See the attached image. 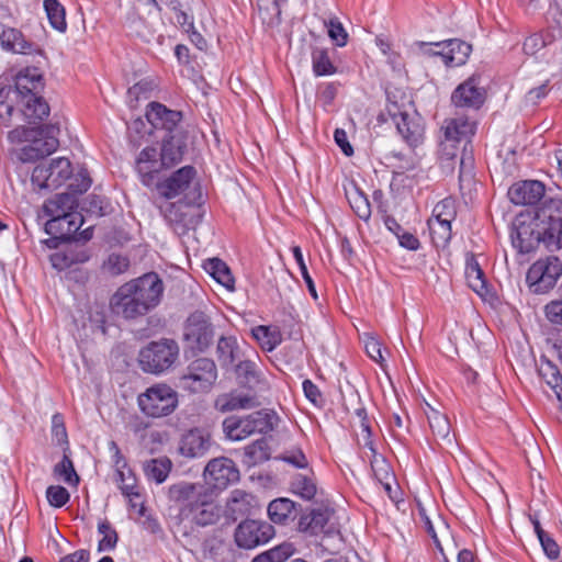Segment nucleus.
Listing matches in <instances>:
<instances>
[{
    "label": "nucleus",
    "mask_w": 562,
    "mask_h": 562,
    "mask_svg": "<svg viewBox=\"0 0 562 562\" xmlns=\"http://www.w3.org/2000/svg\"><path fill=\"white\" fill-rule=\"evenodd\" d=\"M274 533V527L268 521L246 519L236 528L235 541L239 548L254 549L266 544Z\"/></svg>",
    "instance_id": "nucleus-12"
},
{
    "label": "nucleus",
    "mask_w": 562,
    "mask_h": 562,
    "mask_svg": "<svg viewBox=\"0 0 562 562\" xmlns=\"http://www.w3.org/2000/svg\"><path fill=\"white\" fill-rule=\"evenodd\" d=\"M408 100L405 93H397L392 91H386V114L390 116L392 121L405 115L407 113Z\"/></svg>",
    "instance_id": "nucleus-47"
},
{
    "label": "nucleus",
    "mask_w": 562,
    "mask_h": 562,
    "mask_svg": "<svg viewBox=\"0 0 562 562\" xmlns=\"http://www.w3.org/2000/svg\"><path fill=\"white\" fill-rule=\"evenodd\" d=\"M270 449L265 438L258 439L244 449L243 463L252 468L269 460Z\"/></svg>",
    "instance_id": "nucleus-38"
},
{
    "label": "nucleus",
    "mask_w": 562,
    "mask_h": 562,
    "mask_svg": "<svg viewBox=\"0 0 562 562\" xmlns=\"http://www.w3.org/2000/svg\"><path fill=\"white\" fill-rule=\"evenodd\" d=\"M72 173L69 159L59 157L48 165H38L33 169L31 181L38 189L54 190L65 183Z\"/></svg>",
    "instance_id": "nucleus-10"
},
{
    "label": "nucleus",
    "mask_w": 562,
    "mask_h": 562,
    "mask_svg": "<svg viewBox=\"0 0 562 562\" xmlns=\"http://www.w3.org/2000/svg\"><path fill=\"white\" fill-rule=\"evenodd\" d=\"M52 266L63 271L74 265L85 263L90 259V252L83 245L69 244L63 250L50 255Z\"/></svg>",
    "instance_id": "nucleus-25"
},
{
    "label": "nucleus",
    "mask_w": 562,
    "mask_h": 562,
    "mask_svg": "<svg viewBox=\"0 0 562 562\" xmlns=\"http://www.w3.org/2000/svg\"><path fill=\"white\" fill-rule=\"evenodd\" d=\"M216 356L222 368L228 369L235 366L239 358V347L236 338L222 336L217 341Z\"/></svg>",
    "instance_id": "nucleus-37"
},
{
    "label": "nucleus",
    "mask_w": 562,
    "mask_h": 562,
    "mask_svg": "<svg viewBox=\"0 0 562 562\" xmlns=\"http://www.w3.org/2000/svg\"><path fill=\"white\" fill-rule=\"evenodd\" d=\"M140 412L147 417L160 418L172 414L178 407V393L166 383H157L137 397Z\"/></svg>",
    "instance_id": "nucleus-5"
},
{
    "label": "nucleus",
    "mask_w": 562,
    "mask_h": 562,
    "mask_svg": "<svg viewBox=\"0 0 562 562\" xmlns=\"http://www.w3.org/2000/svg\"><path fill=\"white\" fill-rule=\"evenodd\" d=\"M92 180L89 177V173L86 169H81L69 183L68 189L69 193L75 194L78 198V194H82L91 187Z\"/></svg>",
    "instance_id": "nucleus-59"
},
{
    "label": "nucleus",
    "mask_w": 562,
    "mask_h": 562,
    "mask_svg": "<svg viewBox=\"0 0 562 562\" xmlns=\"http://www.w3.org/2000/svg\"><path fill=\"white\" fill-rule=\"evenodd\" d=\"M348 201L351 209L355 211L359 218L364 221L370 218L371 207L364 194L356 190L350 195H348Z\"/></svg>",
    "instance_id": "nucleus-53"
},
{
    "label": "nucleus",
    "mask_w": 562,
    "mask_h": 562,
    "mask_svg": "<svg viewBox=\"0 0 562 562\" xmlns=\"http://www.w3.org/2000/svg\"><path fill=\"white\" fill-rule=\"evenodd\" d=\"M211 447V437L199 429L188 431L181 439L180 452L188 458L204 456Z\"/></svg>",
    "instance_id": "nucleus-27"
},
{
    "label": "nucleus",
    "mask_w": 562,
    "mask_h": 562,
    "mask_svg": "<svg viewBox=\"0 0 562 562\" xmlns=\"http://www.w3.org/2000/svg\"><path fill=\"white\" fill-rule=\"evenodd\" d=\"M251 336L267 352L273 351L282 342V334L278 327L259 325L251 329Z\"/></svg>",
    "instance_id": "nucleus-35"
},
{
    "label": "nucleus",
    "mask_w": 562,
    "mask_h": 562,
    "mask_svg": "<svg viewBox=\"0 0 562 562\" xmlns=\"http://www.w3.org/2000/svg\"><path fill=\"white\" fill-rule=\"evenodd\" d=\"M98 531L102 536L98 543V551L114 550L119 541V535L112 525L108 520H102L98 524Z\"/></svg>",
    "instance_id": "nucleus-48"
},
{
    "label": "nucleus",
    "mask_w": 562,
    "mask_h": 562,
    "mask_svg": "<svg viewBox=\"0 0 562 562\" xmlns=\"http://www.w3.org/2000/svg\"><path fill=\"white\" fill-rule=\"evenodd\" d=\"M544 184L538 180H525L514 183L507 192L508 199L516 205H532L544 195Z\"/></svg>",
    "instance_id": "nucleus-22"
},
{
    "label": "nucleus",
    "mask_w": 562,
    "mask_h": 562,
    "mask_svg": "<svg viewBox=\"0 0 562 562\" xmlns=\"http://www.w3.org/2000/svg\"><path fill=\"white\" fill-rule=\"evenodd\" d=\"M426 415L429 423V427L436 440H442L448 443H451V426L447 416L432 407H429V411L426 412Z\"/></svg>",
    "instance_id": "nucleus-40"
},
{
    "label": "nucleus",
    "mask_w": 562,
    "mask_h": 562,
    "mask_svg": "<svg viewBox=\"0 0 562 562\" xmlns=\"http://www.w3.org/2000/svg\"><path fill=\"white\" fill-rule=\"evenodd\" d=\"M398 134L409 146H417L423 139V127L419 123L409 119L408 112L405 115L392 121Z\"/></svg>",
    "instance_id": "nucleus-36"
},
{
    "label": "nucleus",
    "mask_w": 562,
    "mask_h": 562,
    "mask_svg": "<svg viewBox=\"0 0 562 562\" xmlns=\"http://www.w3.org/2000/svg\"><path fill=\"white\" fill-rule=\"evenodd\" d=\"M179 357V346L173 339L151 341L139 351L138 362L144 372L160 374L172 367Z\"/></svg>",
    "instance_id": "nucleus-6"
},
{
    "label": "nucleus",
    "mask_w": 562,
    "mask_h": 562,
    "mask_svg": "<svg viewBox=\"0 0 562 562\" xmlns=\"http://www.w3.org/2000/svg\"><path fill=\"white\" fill-rule=\"evenodd\" d=\"M292 254H293V257H294V259H295V261H296V263H297V266L300 268L301 276H302V278L304 279V281L306 283L308 292L311 293V295L314 299H317V293H316L315 284H314V281H313L312 277L308 273V270H307L306 263L304 261L301 248L299 246H294L292 248Z\"/></svg>",
    "instance_id": "nucleus-56"
},
{
    "label": "nucleus",
    "mask_w": 562,
    "mask_h": 562,
    "mask_svg": "<svg viewBox=\"0 0 562 562\" xmlns=\"http://www.w3.org/2000/svg\"><path fill=\"white\" fill-rule=\"evenodd\" d=\"M146 117L154 128L165 130L167 134H172L177 130H182L179 127L182 119L181 112L170 110L161 103H149L146 111Z\"/></svg>",
    "instance_id": "nucleus-21"
},
{
    "label": "nucleus",
    "mask_w": 562,
    "mask_h": 562,
    "mask_svg": "<svg viewBox=\"0 0 562 562\" xmlns=\"http://www.w3.org/2000/svg\"><path fill=\"white\" fill-rule=\"evenodd\" d=\"M171 470V461L167 458L151 459L144 464V473L148 480L161 484Z\"/></svg>",
    "instance_id": "nucleus-45"
},
{
    "label": "nucleus",
    "mask_w": 562,
    "mask_h": 562,
    "mask_svg": "<svg viewBox=\"0 0 562 562\" xmlns=\"http://www.w3.org/2000/svg\"><path fill=\"white\" fill-rule=\"evenodd\" d=\"M475 122L467 116H458L445 121V137L449 140L460 142L468 139L475 133Z\"/></svg>",
    "instance_id": "nucleus-30"
},
{
    "label": "nucleus",
    "mask_w": 562,
    "mask_h": 562,
    "mask_svg": "<svg viewBox=\"0 0 562 562\" xmlns=\"http://www.w3.org/2000/svg\"><path fill=\"white\" fill-rule=\"evenodd\" d=\"M162 292L161 279L157 273L150 272L120 286L113 294L110 305L116 315L134 319L156 307Z\"/></svg>",
    "instance_id": "nucleus-3"
},
{
    "label": "nucleus",
    "mask_w": 562,
    "mask_h": 562,
    "mask_svg": "<svg viewBox=\"0 0 562 562\" xmlns=\"http://www.w3.org/2000/svg\"><path fill=\"white\" fill-rule=\"evenodd\" d=\"M236 374L250 387L266 384L263 374L257 363L251 360H243L235 367Z\"/></svg>",
    "instance_id": "nucleus-41"
},
{
    "label": "nucleus",
    "mask_w": 562,
    "mask_h": 562,
    "mask_svg": "<svg viewBox=\"0 0 562 562\" xmlns=\"http://www.w3.org/2000/svg\"><path fill=\"white\" fill-rule=\"evenodd\" d=\"M43 7L50 26L60 32L67 31L66 10L58 0H44Z\"/></svg>",
    "instance_id": "nucleus-43"
},
{
    "label": "nucleus",
    "mask_w": 562,
    "mask_h": 562,
    "mask_svg": "<svg viewBox=\"0 0 562 562\" xmlns=\"http://www.w3.org/2000/svg\"><path fill=\"white\" fill-rule=\"evenodd\" d=\"M312 66L315 76H330L337 71L333 64L329 52L326 48L315 47L312 50Z\"/></svg>",
    "instance_id": "nucleus-46"
},
{
    "label": "nucleus",
    "mask_w": 562,
    "mask_h": 562,
    "mask_svg": "<svg viewBox=\"0 0 562 562\" xmlns=\"http://www.w3.org/2000/svg\"><path fill=\"white\" fill-rule=\"evenodd\" d=\"M273 416L265 411H258L244 418L231 416L223 422V431L231 440H243L256 432L267 434L272 430Z\"/></svg>",
    "instance_id": "nucleus-8"
},
{
    "label": "nucleus",
    "mask_w": 562,
    "mask_h": 562,
    "mask_svg": "<svg viewBox=\"0 0 562 562\" xmlns=\"http://www.w3.org/2000/svg\"><path fill=\"white\" fill-rule=\"evenodd\" d=\"M430 217L452 224L457 217V201L452 198H445L439 201L434 206Z\"/></svg>",
    "instance_id": "nucleus-50"
},
{
    "label": "nucleus",
    "mask_w": 562,
    "mask_h": 562,
    "mask_svg": "<svg viewBox=\"0 0 562 562\" xmlns=\"http://www.w3.org/2000/svg\"><path fill=\"white\" fill-rule=\"evenodd\" d=\"M53 473L56 479L63 480L68 485H77L79 482L74 463L67 454H64L61 461L54 467Z\"/></svg>",
    "instance_id": "nucleus-49"
},
{
    "label": "nucleus",
    "mask_w": 562,
    "mask_h": 562,
    "mask_svg": "<svg viewBox=\"0 0 562 562\" xmlns=\"http://www.w3.org/2000/svg\"><path fill=\"white\" fill-rule=\"evenodd\" d=\"M333 510L328 507H317L302 515L299 520V530L310 536H317L325 530Z\"/></svg>",
    "instance_id": "nucleus-29"
},
{
    "label": "nucleus",
    "mask_w": 562,
    "mask_h": 562,
    "mask_svg": "<svg viewBox=\"0 0 562 562\" xmlns=\"http://www.w3.org/2000/svg\"><path fill=\"white\" fill-rule=\"evenodd\" d=\"M465 278L469 286L477 294L482 295L486 290L484 272L481 269L479 261L472 254L467 256Z\"/></svg>",
    "instance_id": "nucleus-39"
},
{
    "label": "nucleus",
    "mask_w": 562,
    "mask_h": 562,
    "mask_svg": "<svg viewBox=\"0 0 562 562\" xmlns=\"http://www.w3.org/2000/svg\"><path fill=\"white\" fill-rule=\"evenodd\" d=\"M52 436L59 445L68 442L64 417L59 413L54 414L52 417Z\"/></svg>",
    "instance_id": "nucleus-61"
},
{
    "label": "nucleus",
    "mask_w": 562,
    "mask_h": 562,
    "mask_svg": "<svg viewBox=\"0 0 562 562\" xmlns=\"http://www.w3.org/2000/svg\"><path fill=\"white\" fill-rule=\"evenodd\" d=\"M277 459L282 460L297 469H304L308 465V461L305 454L299 448L285 450L279 457H277Z\"/></svg>",
    "instance_id": "nucleus-60"
},
{
    "label": "nucleus",
    "mask_w": 562,
    "mask_h": 562,
    "mask_svg": "<svg viewBox=\"0 0 562 562\" xmlns=\"http://www.w3.org/2000/svg\"><path fill=\"white\" fill-rule=\"evenodd\" d=\"M44 89L43 75L36 67L20 70L13 89H0V121L9 125L13 115L27 123H36L49 114V106L41 95Z\"/></svg>",
    "instance_id": "nucleus-1"
},
{
    "label": "nucleus",
    "mask_w": 562,
    "mask_h": 562,
    "mask_svg": "<svg viewBox=\"0 0 562 562\" xmlns=\"http://www.w3.org/2000/svg\"><path fill=\"white\" fill-rule=\"evenodd\" d=\"M328 36L339 47H344L348 43V33L337 18L329 19L325 22Z\"/></svg>",
    "instance_id": "nucleus-54"
},
{
    "label": "nucleus",
    "mask_w": 562,
    "mask_h": 562,
    "mask_svg": "<svg viewBox=\"0 0 562 562\" xmlns=\"http://www.w3.org/2000/svg\"><path fill=\"white\" fill-rule=\"evenodd\" d=\"M561 276V260L559 257L548 256L530 266L527 271L526 281L532 292L541 294L552 290Z\"/></svg>",
    "instance_id": "nucleus-9"
},
{
    "label": "nucleus",
    "mask_w": 562,
    "mask_h": 562,
    "mask_svg": "<svg viewBox=\"0 0 562 562\" xmlns=\"http://www.w3.org/2000/svg\"><path fill=\"white\" fill-rule=\"evenodd\" d=\"M205 482L216 490H225L239 480V470L233 460L221 457L211 460L204 469Z\"/></svg>",
    "instance_id": "nucleus-15"
},
{
    "label": "nucleus",
    "mask_w": 562,
    "mask_h": 562,
    "mask_svg": "<svg viewBox=\"0 0 562 562\" xmlns=\"http://www.w3.org/2000/svg\"><path fill=\"white\" fill-rule=\"evenodd\" d=\"M82 210L92 215H104V200L95 194L88 195L82 202Z\"/></svg>",
    "instance_id": "nucleus-63"
},
{
    "label": "nucleus",
    "mask_w": 562,
    "mask_h": 562,
    "mask_svg": "<svg viewBox=\"0 0 562 562\" xmlns=\"http://www.w3.org/2000/svg\"><path fill=\"white\" fill-rule=\"evenodd\" d=\"M266 552L268 553L271 562H284L294 554L295 549L292 543L284 542Z\"/></svg>",
    "instance_id": "nucleus-62"
},
{
    "label": "nucleus",
    "mask_w": 562,
    "mask_h": 562,
    "mask_svg": "<svg viewBox=\"0 0 562 562\" xmlns=\"http://www.w3.org/2000/svg\"><path fill=\"white\" fill-rule=\"evenodd\" d=\"M167 497L178 507L179 524L191 528L213 526L223 515V508L214 499L211 488L202 483H173L168 487Z\"/></svg>",
    "instance_id": "nucleus-2"
},
{
    "label": "nucleus",
    "mask_w": 562,
    "mask_h": 562,
    "mask_svg": "<svg viewBox=\"0 0 562 562\" xmlns=\"http://www.w3.org/2000/svg\"><path fill=\"white\" fill-rule=\"evenodd\" d=\"M484 90L479 87V80L475 76L460 83L451 94V103L457 108L476 110L484 103Z\"/></svg>",
    "instance_id": "nucleus-20"
},
{
    "label": "nucleus",
    "mask_w": 562,
    "mask_h": 562,
    "mask_svg": "<svg viewBox=\"0 0 562 562\" xmlns=\"http://www.w3.org/2000/svg\"><path fill=\"white\" fill-rule=\"evenodd\" d=\"M550 42L551 37L549 35L544 36L543 33H535L525 40L522 49L525 54L533 56L537 55Z\"/></svg>",
    "instance_id": "nucleus-55"
},
{
    "label": "nucleus",
    "mask_w": 562,
    "mask_h": 562,
    "mask_svg": "<svg viewBox=\"0 0 562 562\" xmlns=\"http://www.w3.org/2000/svg\"><path fill=\"white\" fill-rule=\"evenodd\" d=\"M436 47H440V59L447 67L464 65L472 50L470 44L457 38L437 42Z\"/></svg>",
    "instance_id": "nucleus-24"
},
{
    "label": "nucleus",
    "mask_w": 562,
    "mask_h": 562,
    "mask_svg": "<svg viewBox=\"0 0 562 562\" xmlns=\"http://www.w3.org/2000/svg\"><path fill=\"white\" fill-rule=\"evenodd\" d=\"M256 405V397L237 392L221 394L215 400V408L222 413L251 408Z\"/></svg>",
    "instance_id": "nucleus-31"
},
{
    "label": "nucleus",
    "mask_w": 562,
    "mask_h": 562,
    "mask_svg": "<svg viewBox=\"0 0 562 562\" xmlns=\"http://www.w3.org/2000/svg\"><path fill=\"white\" fill-rule=\"evenodd\" d=\"M538 226L544 235L543 245L550 251L562 248V199H546L537 210Z\"/></svg>",
    "instance_id": "nucleus-7"
},
{
    "label": "nucleus",
    "mask_w": 562,
    "mask_h": 562,
    "mask_svg": "<svg viewBox=\"0 0 562 562\" xmlns=\"http://www.w3.org/2000/svg\"><path fill=\"white\" fill-rule=\"evenodd\" d=\"M0 45L2 49L13 54L26 56H43L44 52L38 44L27 40L24 34L14 27H3L0 33Z\"/></svg>",
    "instance_id": "nucleus-19"
},
{
    "label": "nucleus",
    "mask_w": 562,
    "mask_h": 562,
    "mask_svg": "<svg viewBox=\"0 0 562 562\" xmlns=\"http://www.w3.org/2000/svg\"><path fill=\"white\" fill-rule=\"evenodd\" d=\"M291 492L304 501H312L317 493V485L313 475L296 474L290 483Z\"/></svg>",
    "instance_id": "nucleus-42"
},
{
    "label": "nucleus",
    "mask_w": 562,
    "mask_h": 562,
    "mask_svg": "<svg viewBox=\"0 0 562 562\" xmlns=\"http://www.w3.org/2000/svg\"><path fill=\"white\" fill-rule=\"evenodd\" d=\"M78 205V198L75 194L64 192L48 199L43 205V211L49 218L66 216L68 214H79V212H76Z\"/></svg>",
    "instance_id": "nucleus-28"
},
{
    "label": "nucleus",
    "mask_w": 562,
    "mask_h": 562,
    "mask_svg": "<svg viewBox=\"0 0 562 562\" xmlns=\"http://www.w3.org/2000/svg\"><path fill=\"white\" fill-rule=\"evenodd\" d=\"M46 498L50 506L60 508L68 503L70 494L60 485H50L46 490Z\"/></svg>",
    "instance_id": "nucleus-57"
},
{
    "label": "nucleus",
    "mask_w": 562,
    "mask_h": 562,
    "mask_svg": "<svg viewBox=\"0 0 562 562\" xmlns=\"http://www.w3.org/2000/svg\"><path fill=\"white\" fill-rule=\"evenodd\" d=\"M164 169H166L165 162L155 147L143 148L136 157L135 170L140 182L147 188L156 186L159 181L158 176Z\"/></svg>",
    "instance_id": "nucleus-16"
},
{
    "label": "nucleus",
    "mask_w": 562,
    "mask_h": 562,
    "mask_svg": "<svg viewBox=\"0 0 562 562\" xmlns=\"http://www.w3.org/2000/svg\"><path fill=\"white\" fill-rule=\"evenodd\" d=\"M183 338L191 350L200 352L206 350L214 338L210 318L200 311L190 314L184 324Z\"/></svg>",
    "instance_id": "nucleus-11"
},
{
    "label": "nucleus",
    "mask_w": 562,
    "mask_h": 562,
    "mask_svg": "<svg viewBox=\"0 0 562 562\" xmlns=\"http://www.w3.org/2000/svg\"><path fill=\"white\" fill-rule=\"evenodd\" d=\"M59 128L48 124L37 127L18 126L10 131L8 139L12 144H23L14 150L16 158L22 162H34L53 154L59 145Z\"/></svg>",
    "instance_id": "nucleus-4"
},
{
    "label": "nucleus",
    "mask_w": 562,
    "mask_h": 562,
    "mask_svg": "<svg viewBox=\"0 0 562 562\" xmlns=\"http://www.w3.org/2000/svg\"><path fill=\"white\" fill-rule=\"evenodd\" d=\"M255 496L243 490H234L227 501L226 508L233 520L250 514L255 506Z\"/></svg>",
    "instance_id": "nucleus-32"
},
{
    "label": "nucleus",
    "mask_w": 562,
    "mask_h": 562,
    "mask_svg": "<svg viewBox=\"0 0 562 562\" xmlns=\"http://www.w3.org/2000/svg\"><path fill=\"white\" fill-rule=\"evenodd\" d=\"M159 209L165 220L178 235H184L198 223L195 216L190 212V205L182 201L166 202Z\"/></svg>",
    "instance_id": "nucleus-18"
},
{
    "label": "nucleus",
    "mask_w": 562,
    "mask_h": 562,
    "mask_svg": "<svg viewBox=\"0 0 562 562\" xmlns=\"http://www.w3.org/2000/svg\"><path fill=\"white\" fill-rule=\"evenodd\" d=\"M539 373L552 390L562 385V375L558 367L552 362L548 361L546 364L541 366Z\"/></svg>",
    "instance_id": "nucleus-58"
},
{
    "label": "nucleus",
    "mask_w": 562,
    "mask_h": 562,
    "mask_svg": "<svg viewBox=\"0 0 562 562\" xmlns=\"http://www.w3.org/2000/svg\"><path fill=\"white\" fill-rule=\"evenodd\" d=\"M204 270L227 290H234L235 280L228 266L218 258H210L203 265Z\"/></svg>",
    "instance_id": "nucleus-34"
},
{
    "label": "nucleus",
    "mask_w": 562,
    "mask_h": 562,
    "mask_svg": "<svg viewBox=\"0 0 562 562\" xmlns=\"http://www.w3.org/2000/svg\"><path fill=\"white\" fill-rule=\"evenodd\" d=\"M82 224L83 216L81 213L52 217L45 223V232L48 235H55L68 240L79 231Z\"/></svg>",
    "instance_id": "nucleus-26"
},
{
    "label": "nucleus",
    "mask_w": 562,
    "mask_h": 562,
    "mask_svg": "<svg viewBox=\"0 0 562 562\" xmlns=\"http://www.w3.org/2000/svg\"><path fill=\"white\" fill-rule=\"evenodd\" d=\"M130 268V259L120 254H111L108 256V258L103 261L102 270L103 272L110 274V276H120L124 272H126Z\"/></svg>",
    "instance_id": "nucleus-52"
},
{
    "label": "nucleus",
    "mask_w": 562,
    "mask_h": 562,
    "mask_svg": "<svg viewBox=\"0 0 562 562\" xmlns=\"http://www.w3.org/2000/svg\"><path fill=\"white\" fill-rule=\"evenodd\" d=\"M216 379L215 362L209 358H199L192 361L187 373L181 376L184 386L194 393L209 390Z\"/></svg>",
    "instance_id": "nucleus-13"
},
{
    "label": "nucleus",
    "mask_w": 562,
    "mask_h": 562,
    "mask_svg": "<svg viewBox=\"0 0 562 562\" xmlns=\"http://www.w3.org/2000/svg\"><path fill=\"white\" fill-rule=\"evenodd\" d=\"M187 150V133L183 130H177L172 134H167L162 138L159 156L162 158L166 169L181 162Z\"/></svg>",
    "instance_id": "nucleus-23"
},
{
    "label": "nucleus",
    "mask_w": 562,
    "mask_h": 562,
    "mask_svg": "<svg viewBox=\"0 0 562 562\" xmlns=\"http://www.w3.org/2000/svg\"><path fill=\"white\" fill-rule=\"evenodd\" d=\"M427 225L432 244L436 247H445L449 244L452 237L451 223L438 221L435 217H429Z\"/></svg>",
    "instance_id": "nucleus-44"
},
{
    "label": "nucleus",
    "mask_w": 562,
    "mask_h": 562,
    "mask_svg": "<svg viewBox=\"0 0 562 562\" xmlns=\"http://www.w3.org/2000/svg\"><path fill=\"white\" fill-rule=\"evenodd\" d=\"M295 503L289 498H277L268 505V516L274 524L285 525L295 518Z\"/></svg>",
    "instance_id": "nucleus-33"
},
{
    "label": "nucleus",
    "mask_w": 562,
    "mask_h": 562,
    "mask_svg": "<svg viewBox=\"0 0 562 562\" xmlns=\"http://www.w3.org/2000/svg\"><path fill=\"white\" fill-rule=\"evenodd\" d=\"M115 480L119 483V487L125 497L131 501H133V497L139 498L136 477L131 469L119 471V473H116Z\"/></svg>",
    "instance_id": "nucleus-51"
},
{
    "label": "nucleus",
    "mask_w": 562,
    "mask_h": 562,
    "mask_svg": "<svg viewBox=\"0 0 562 562\" xmlns=\"http://www.w3.org/2000/svg\"><path fill=\"white\" fill-rule=\"evenodd\" d=\"M544 313L548 321L555 325H562V297L551 301L544 306Z\"/></svg>",
    "instance_id": "nucleus-64"
},
{
    "label": "nucleus",
    "mask_w": 562,
    "mask_h": 562,
    "mask_svg": "<svg viewBox=\"0 0 562 562\" xmlns=\"http://www.w3.org/2000/svg\"><path fill=\"white\" fill-rule=\"evenodd\" d=\"M541 232L537 215L528 221L520 216L514 223L510 234L512 244L521 254L531 252L540 243L543 244L544 235Z\"/></svg>",
    "instance_id": "nucleus-14"
},
{
    "label": "nucleus",
    "mask_w": 562,
    "mask_h": 562,
    "mask_svg": "<svg viewBox=\"0 0 562 562\" xmlns=\"http://www.w3.org/2000/svg\"><path fill=\"white\" fill-rule=\"evenodd\" d=\"M195 179L196 169L193 166H184L172 172L164 181H158L155 188L162 198L170 200L184 193Z\"/></svg>",
    "instance_id": "nucleus-17"
}]
</instances>
